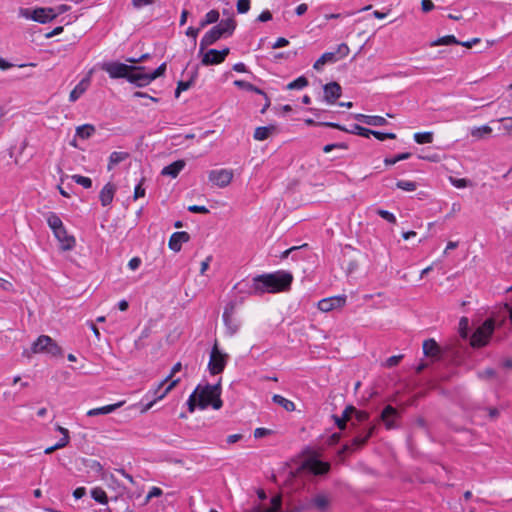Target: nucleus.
<instances>
[{"label":"nucleus","instance_id":"obj_8","mask_svg":"<svg viewBox=\"0 0 512 512\" xmlns=\"http://www.w3.org/2000/svg\"><path fill=\"white\" fill-rule=\"evenodd\" d=\"M102 70L107 72L113 79L125 78L127 79L129 72L135 70L134 65H127L121 62L112 61L103 63Z\"/></svg>","mask_w":512,"mask_h":512},{"label":"nucleus","instance_id":"obj_14","mask_svg":"<svg viewBox=\"0 0 512 512\" xmlns=\"http://www.w3.org/2000/svg\"><path fill=\"white\" fill-rule=\"evenodd\" d=\"M346 303V296H334L322 299L318 302V309L322 312H329L341 308Z\"/></svg>","mask_w":512,"mask_h":512},{"label":"nucleus","instance_id":"obj_32","mask_svg":"<svg viewBox=\"0 0 512 512\" xmlns=\"http://www.w3.org/2000/svg\"><path fill=\"white\" fill-rule=\"evenodd\" d=\"M127 158H129V153H127V152H117V151L112 152L109 157V163H108L107 169L109 171L112 170L114 166L125 161Z\"/></svg>","mask_w":512,"mask_h":512},{"label":"nucleus","instance_id":"obj_55","mask_svg":"<svg viewBox=\"0 0 512 512\" xmlns=\"http://www.w3.org/2000/svg\"><path fill=\"white\" fill-rule=\"evenodd\" d=\"M371 135H373L379 141H384L386 139H396V134H394V133H383V132L372 130Z\"/></svg>","mask_w":512,"mask_h":512},{"label":"nucleus","instance_id":"obj_24","mask_svg":"<svg viewBox=\"0 0 512 512\" xmlns=\"http://www.w3.org/2000/svg\"><path fill=\"white\" fill-rule=\"evenodd\" d=\"M116 192V187L112 183H107L102 190L100 191V201L102 206H108L113 201L114 195Z\"/></svg>","mask_w":512,"mask_h":512},{"label":"nucleus","instance_id":"obj_35","mask_svg":"<svg viewBox=\"0 0 512 512\" xmlns=\"http://www.w3.org/2000/svg\"><path fill=\"white\" fill-rule=\"evenodd\" d=\"M224 35H231L235 28H236V22L233 18H228L226 20H222L218 25H216Z\"/></svg>","mask_w":512,"mask_h":512},{"label":"nucleus","instance_id":"obj_12","mask_svg":"<svg viewBox=\"0 0 512 512\" xmlns=\"http://www.w3.org/2000/svg\"><path fill=\"white\" fill-rule=\"evenodd\" d=\"M233 178V172L228 169L212 170L209 172V180L218 187H226Z\"/></svg>","mask_w":512,"mask_h":512},{"label":"nucleus","instance_id":"obj_31","mask_svg":"<svg viewBox=\"0 0 512 512\" xmlns=\"http://www.w3.org/2000/svg\"><path fill=\"white\" fill-rule=\"evenodd\" d=\"M83 465L91 472H94L104 478L105 473L103 466L94 459H83Z\"/></svg>","mask_w":512,"mask_h":512},{"label":"nucleus","instance_id":"obj_53","mask_svg":"<svg viewBox=\"0 0 512 512\" xmlns=\"http://www.w3.org/2000/svg\"><path fill=\"white\" fill-rule=\"evenodd\" d=\"M403 357L404 356L402 354L391 356L385 361L384 366L387 368H392L398 365L399 362L403 359Z\"/></svg>","mask_w":512,"mask_h":512},{"label":"nucleus","instance_id":"obj_33","mask_svg":"<svg viewBox=\"0 0 512 512\" xmlns=\"http://www.w3.org/2000/svg\"><path fill=\"white\" fill-rule=\"evenodd\" d=\"M491 133L492 128L487 124L482 125L480 127H474L471 129V136L476 140L488 137L490 136Z\"/></svg>","mask_w":512,"mask_h":512},{"label":"nucleus","instance_id":"obj_59","mask_svg":"<svg viewBox=\"0 0 512 512\" xmlns=\"http://www.w3.org/2000/svg\"><path fill=\"white\" fill-rule=\"evenodd\" d=\"M187 405H188V410H189L190 413L195 411V408L198 407V399L196 397V393L193 392L189 396V399L187 401Z\"/></svg>","mask_w":512,"mask_h":512},{"label":"nucleus","instance_id":"obj_4","mask_svg":"<svg viewBox=\"0 0 512 512\" xmlns=\"http://www.w3.org/2000/svg\"><path fill=\"white\" fill-rule=\"evenodd\" d=\"M45 353L52 357L62 356L61 347L47 335L39 336L32 344L30 351H24V355L30 357L31 354Z\"/></svg>","mask_w":512,"mask_h":512},{"label":"nucleus","instance_id":"obj_54","mask_svg":"<svg viewBox=\"0 0 512 512\" xmlns=\"http://www.w3.org/2000/svg\"><path fill=\"white\" fill-rule=\"evenodd\" d=\"M376 213L381 218L385 219L386 221H388L390 223H395L396 222V217L394 216V214H392L391 212H389L387 210L377 209Z\"/></svg>","mask_w":512,"mask_h":512},{"label":"nucleus","instance_id":"obj_36","mask_svg":"<svg viewBox=\"0 0 512 512\" xmlns=\"http://www.w3.org/2000/svg\"><path fill=\"white\" fill-rule=\"evenodd\" d=\"M95 133V127L91 124H84L76 128V135L82 139H88Z\"/></svg>","mask_w":512,"mask_h":512},{"label":"nucleus","instance_id":"obj_45","mask_svg":"<svg viewBox=\"0 0 512 512\" xmlns=\"http://www.w3.org/2000/svg\"><path fill=\"white\" fill-rule=\"evenodd\" d=\"M234 85L239 88L248 90V91H253L257 94H264V92L260 88L254 86L253 84H251L249 82L243 81V80H235Z\"/></svg>","mask_w":512,"mask_h":512},{"label":"nucleus","instance_id":"obj_63","mask_svg":"<svg viewBox=\"0 0 512 512\" xmlns=\"http://www.w3.org/2000/svg\"><path fill=\"white\" fill-rule=\"evenodd\" d=\"M480 378H493L496 376V371L493 368H486L478 373Z\"/></svg>","mask_w":512,"mask_h":512},{"label":"nucleus","instance_id":"obj_9","mask_svg":"<svg viewBox=\"0 0 512 512\" xmlns=\"http://www.w3.org/2000/svg\"><path fill=\"white\" fill-rule=\"evenodd\" d=\"M330 504L329 498L324 494H317L310 498L303 499L302 509H317L318 511L324 512L328 509Z\"/></svg>","mask_w":512,"mask_h":512},{"label":"nucleus","instance_id":"obj_21","mask_svg":"<svg viewBox=\"0 0 512 512\" xmlns=\"http://www.w3.org/2000/svg\"><path fill=\"white\" fill-rule=\"evenodd\" d=\"M398 412L397 410L388 405L386 406L380 414V420L385 424L387 429L394 428V420L397 418Z\"/></svg>","mask_w":512,"mask_h":512},{"label":"nucleus","instance_id":"obj_27","mask_svg":"<svg viewBox=\"0 0 512 512\" xmlns=\"http://www.w3.org/2000/svg\"><path fill=\"white\" fill-rule=\"evenodd\" d=\"M123 404H124V401H120L115 404L106 405V406L99 407V408H93L87 412V416L93 417V416H98V415H106V414H109V413L115 411L117 408L121 407Z\"/></svg>","mask_w":512,"mask_h":512},{"label":"nucleus","instance_id":"obj_47","mask_svg":"<svg viewBox=\"0 0 512 512\" xmlns=\"http://www.w3.org/2000/svg\"><path fill=\"white\" fill-rule=\"evenodd\" d=\"M396 186L399 188V189H402L404 191H408V192H412L414 190H416L417 188V185L415 182L413 181H405V180H400L396 183Z\"/></svg>","mask_w":512,"mask_h":512},{"label":"nucleus","instance_id":"obj_46","mask_svg":"<svg viewBox=\"0 0 512 512\" xmlns=\"http://www.w3.org/2000/svg\"><path fill=\"white\" fill-rule=\"evenodd\" d=\"M308 85V80L304 76L298 77L296 80L287 85L288 90L302 89Z\"/></svg>","mask_w":512,"mask_h":512},{"label":"nucleus","instance_id":"obj_49","mask_svg":"<svg viewBox=\"0 0 512 512\" xmlns=\"http://www.w3.org/2000/svg\"><path fill=\"white\" fill-rule=\"evenodd\" d=\"M450 184H452L456 188H465L468 185H472V182H471V180L466 179V178L458 179V178H453L452 176H450Z\"/></svg>","mask_w":512,"mask_h":512},{"label":"nucleus","instance_id":"obj_23","mask_svg":"<svg viewBox=\"0 0 512 512\" xmlns=\"http://www.w3.org/2000/svg\"><path fill=\"white\" fill-rule=\"evenodd\" d=\"M354 119L370 126H384L388 123L387 120L382 116L355 114Z\"/></svg>","mask_w":512,"mask_h":512},{"label":"nucleus","instance_id":"obj_57","mask_svg":"<svg viewBox=\"0 0 512 512\" xmlns=\"http://www.w3.org/2000/svg\"><path fill=\"white\" fill-rule=\"evenodd\" d=\"M348 148L346 143H333V144H327L323 147V151L325 153H329L330 151L334 149H342L346 150Z\"/></svg>","mask_w":512,"mask_h":512},{"label":"nucleus","instance_id":"obj_7","mask_svg":"<svg viewBox=\"0 0 512 512\" xmlns=\"http://www.w3.org/2000/svg\"><path fill=\"white\" fill-rule=\"evenodd\" d=\"M228 357V354L223 353L218 348L217 342H215L210 353V360L208 363L209 372L212 375L221 373L227 364Z\"/></svg>","mask_w":512,"mask_h":512},{"label":"nucleus","instance_id":"obj_18","mask_svg":"<svg viewBox=\"0 0 512 512\" xmlns=\"http://www.w3.org/2000/svg\"><path fill=\"white\" fill-rule=\"evenodd\" d=\"M92 71L89 72V74L83 78L76 86L75 88L70 92L69 100L71 102L77 101L89 88L90 86V75Z\"/></svg>","mask_w":512,"mask_h":512},{"label":"nucleus","instance_id":"obj_6","mask_svg":"<svg viewBox=\"0 0 512 512\" xmlns=\"http://www.w3.org/2000/svg\"><path fill=\"white\" fill-rule=\"evenodd\" d=\"M20 14L27 19H32L42 24L50 22L58 16V13H55V9L51 7L36 8L34 10L25 8L20 10Z\"/></svg>","mask_w":512,"mask_h":512},{"label":"nucleus","instance_id":"obj_39","mask_svg":"<svg viewBox=\"0 0 512 512\" xmlns=\"http://www.w3.org/2000/svg\"><path fill=\"white\" fill-rule=\"evenodd\" d=\"M197 76V72H194V74L191 76V78L188 81H179L177 84V88L175 91V96L179 97L180 93L182 91L188 90L192 85Z\"/></svg>","mask_w":512,"mask_h":512},{"label":"nucleus","instance_id":"obj_56","mask_svg":"<svg viewBox=\"0 0 512 512\" xmlns=\"http://www.w3.org/2000/svg\"><path fill=\"white\" fill-rule=\"evenodd\" d=\"M236 7L238 13H246L250 9V0H238Z\"/></svg>","mask_w":512,"mask_h":512},{"label":"nucleus","instance_id":"obj_52","mask_svg":"<svg viewBox=\"0 0 512 512\" xmlns=\"http://www.w3.org/2000/svg\"><path fill=\"white\" fill-rule=\"evenodd\" d=\"M356 411V408L353 407V406H347L343 413H342V416L339 417L340 419H343L345 422H351L353 421V412Z\"/></svg>","mask_w":512,"mask_h":512},{"label":"nucleus","instance_id":"obj_22","mask_svg":"<svg viewBox=\"0 0 512 512\" xmlns=\"http://www.w3.org/2000/svg\"><path fill=\"white\" fill-rule=\"evenodd\" d=\"M305 467L315 475H323L329 471L330 465L316 459H309L306 461Z\"/></svg>","mask_w":512,"mask_h":512},{"label":"nucleus","instance_id":"obj_37","mask_svg":"<svg viewBox=\"0 0 512 512\" xmlns=\"http://www.w3.org/2000/svg\"><path fill=\"white\" fill-rule=\"evenodd\" d=\"M223 321L230 336H233L239 330L240 323L234 317H223Z\"/></svg>","mask_w":512,"mask_h":512},{"label":"nucleus","instance_id":"obj_17","mask_svg":"<svg viewBox=\"0 0 512 512\" xmlns=\"http://www.w3.org/2000/svg\"><path fill=\"white\" fill-rule=\"evenodd\" d=\"M189 240L190 235L187 232H175L171 235L168 246L174 252H179L181 250L182 244L188 242Z\"/></svg>","mask_w":512,"mask_h":512},{"label":"nucleus","instance_id":"obj_29","mask_svg":"<svg viewBox=\"0 0 512 512\" xmlns=\"http://www.w3.org/2000/svg\"><path fill=\"white\" fill-rule=\"evenodd\" d=\"M338 61V57L336 56V53L333 52H326L322 54V56L316 60V62L313 65V68L315 70H321L322 67L327 63H335Z\"/></svg>","mask_w":512,"mask_h":512},{"label":"nucleus","instance_id":"obj_38","mask_svg":"<svg viewBox=\"0 0 512 512\" xmlns=\"http://www.w3.org/2000/svg\"><path fill=\"white\" fill-rule=\"evenodd\" d=\"M345 132H348V133H351V134L360 135V136L365 137V138H369L371 133H372V130L368 129V128H365V127H362V126H360L358 124H354V125H352L351 129H347L346 128Z\"/></svg>","mask_w":512,"mask_h":512},{"label":"nucleus","instance_id":"obj_19","mask_svg":"<svg viewBox=\"0 0 512 512\" xmlns=\"http://www.w3.org/2000/svg\"><path fill=\"white\" fill-rule=\"evenodd\" d=\"M55 237L61 243L62 250H71L75 246V238L68 235L65 227L60 228L53 232Z\"/></svg>","mask_w":512,"mask_h":512},{"label":"nucleus","instance_id":"obj_25","mask_svg":"<svg viewBox=\"0 0 512 512\" xmlns=\"http://www.w3.org/2000/svg\"><path fill=\"white\" fill-rule=\"evenodd\" d=\"M186 163L184 160H177L167 166H165L161 174L164 176H170L172 178H176L179 173L184 169Z\"/></svg>","mask_w":512,"mask_h":512},{"label":"nucleus","instance_id":"obj_43","mask_svg":"<svg viewBox=\"0 0 512 512\" xmlns=\"http://www.w3.org/2000/svg\"><path fill=\"white\" fill-rule=\"evenodd\" d=\"M91 496L96 502L101 504H107L108 502L107 494L102 488H94L91 491Z\"/></svg>","mask_w":512,"mask_h":512},{"label":"nucleus","instance_id":"obj_3","mask_svg":"<svg viewBox=\"0 0 512 512\" xmlns=\"http://www.w3.org/2000/svg\"><path fill=\"white\" fill-rule=\"evenodd\" d=\"M198 399V407L200 409H206L208 406H212L218 410L222 407L223 403L220 398L221 395V384L218 382L215 385L199 384L194 390Z\"/></svg>","mask_w":512,"mask_h":512},{"label":"nucleus","instance_id":"obj_5","mask_svg":"<svg viewBox=\"0 0 512 512\" xmlns=\"http://www.w3.org/2000/svg\"><path fill=\"white\" fill-rule=\"evenodd\" d=\"M495 330V321L487 318L470 337V344L473 348H482L488 345Z\"/></svg>","mask_w":512,"mask_h":512},{"label":"nucleus","instance_id":"obj_30","mask_svg":"<svg viewBox=\"0 0 512 512\" xmlns=\"http://www.w3.org/2000/svg\"><path fill=\"white\" fill-rule=\"evenodd\" d=\"M274 131H276L274 125L257 127L254 132V139L258 141L266 140Z\"/></svg>","mask_w":512,"mask_h":512},{"label":"nucleus","instance_id":"obj_51","mask_svg":"<svg viewBox=\"0 0 512 512\" xmlns=\"http://www.w3.org/2000/svg\"><path fill=\"white\" fill-rule=\"evenodd\" d=\"M499 121L501 122L502 129L509 136H512V117H503Z\"/></svg>","mask_w":512,"mask_h":512},{"label":"nucleus","instance_id":"obj_61","mask_svg":"<svg viewBox=\"0 0 512 512\" xmlns=\"http://www.w3.org/2000/svg\"><path fill=\"white\" fill-rule=\"evenodd\" d=\"M188 211L192 213L207 214L209 210L205 206L191 205L188 207Z\"/></svg>","mask_w":512,"mask_h":512},{"label":"nucleus","instance_id":"obj_60","mask_svg":"<svg viewBox=\"0 0 512 512\" xmlns=\"http://www.w3.org/2000/svg\"><path fill=\"white\" fill-rule=\"evenodd\" d=\"M166 71V63H162L156 70L149 73L151 80H155L156 78L162 76Z\"/></svg>","mask_w":512,"mask_h":512},{"label":"nucleus","instance_id":"obj_62","mask_svg":"<svg viewBox=\"0 0 512 512\" xmlns=\"http://www.w3.org/2000/svg\"><path fill=\"white\" fill-rule=\"evenodd\" d=\"M236 304L234 302H230L224 309L223 317H233L235 311Z\"/></svg>","mask_w":512,"mask_h":512},{"label":"nucleus","instance_id":"obj_58","mask_svg":"<svg viewBox=\"0 0 512 512\" xmlns=\"http://www.w3.org/2000/svg\"><path fill=\"white\" fill-rule=\"evenodd\" d=\"M349 47L347 44L342 43L337 47V50L334 52L336 53V56L339 58H344L349 54Z\"/></svg>","mask_w":512,"mask_h":512},{"label":"nucleus","instance_id":"obj_28","mask_svg":"<svg viewBox=\"0 0 512 512\" xmlns=\"http://www.w3.org/2000/svg\"><path fill=\"white\" fill-rule=\"evenodd\" d=\"M481 40L480 38H472L470 40L460 41L458 40L454 35L450 34V54H453L454 51L451 48V46H462L464 48H472L473 45L479 43Z\"/></svg>","mask_w":512,"mask_h":512},{"label":"nucleus","instance_id":"obj_13","mask_svg":"<svg viewBox=\"0 0 512 512\" xmlns=\"http://www.w3.org/2000/svg\"><path fill=\"white\" fill-rule=\"evenodd\" d=\"M182 369V364L180 362H177L171 369L170 374L160 382L158 388L155 390V395L158 394L159 390L168 382L171 380V382L165 387L163 392L158 395V399H162L169 391H171L180 381L179 378L172 380L173 376L179 372Z\"/></svg>","mask_w":512,"mask_h":512},{"label":"nucleus","instance_id":"obj_10","mask_svg":"<svg viewBox=\"0 0 512 512\" xmlns=\"http://www.w3.org/2000/svg\"><path fill=\"white\" fill-rule=\"evenodd\" d=\"M229 53V48H224L222 50L210 49L204 53L201 63L204 66L220 64L225 60Z\"/></svg>","mask_w":512,"mask_h":512},{"label":"nucleus","instance_id":"obj_1","mask_svg":"<svg viewBox=\"0 0 512 512\" xmlns=\"http://www.w3.org/2000/svg\"><path fill=\"white\" fill-rule=\"evenodd\" d=\"M292 280V274L286 271L259 275L253 278L250 293L263 294L285 291L290 287Z\"/></svg>","mask_w":512,"mask_h":512},{"label":"nucleus","instance_id":"obj_64","mask_svg":"<svg viewBox=\"0 0 512 512\" xmlns=\"http://www.w3.org/2000/svg\"><path fill=\"white\" fill-rule=\"evenodd\" d=\"M454 510H455V512H466V510H467V512H475L474 507L469 506V507L465 508L461 501L457 505L454 506Z\"/></svg>","mask_w":512,"mask_h":512},{"label":"nucleus","instance_id":"obj_20","mask_svg":"<svg viewBox=\"0 0 512 512\" xmlns=\"http://www.w3.org/2000/svg\"><path fill=\"white\" fill-rule=\"evenodd\" d=\"M423 352L427 357L432 358V360H438L441 357L440 347L434 339L424 341Z\"/></svg>","mask_w":512,"mask_h":512},{"label":"nucleus","instance_id":"obj_44","mask_svg":"<svg viewBox=\"0 0 512 512\" xmlns=\"http://www.w3.org/2000/svg\"><path fill=\"white\" fill-rule=\"evenodd\" d=\"M414 140L418 144H428L433 141V133L432 132H417L414 134Z\"/></svg>","mask_w":512,"mask_h":512},{"label":"nucleus","instance_id":"obj_34","mask_svg":"<svg viewBox=\"0 0 512 512\" xmlns=\"http://www.w3.org/2000/svg\"><path fill=\"white\" fill-rule=\"evenodd\" d=\"M272 400L274 403L281 406L283 409H285L288 412H292L295 410V404L292 401L286 399L285 397H283L281 395L275 394L272 397Z\"/></svg>","mask_w":512,"mask_h":512},{"label":"nucleus","instance_id":"obj_48","mask_svg":"<svg viewBox=\"0 0 512 512\" xmlns=\"http://www.w3.org/2000/svg\"><path fill=\"white\" fill-rule=\"evenodd\" d=\"M71 178L73 181L79 185H82L84 188H90L92 186V180L89 177L73 175Z\"/></svg>","mask_w":512,"mask_h":512},{"label":"nucleus","instance_id":"obj_41","mask_svg":"<svg viewBox=\"0 0 512 512\" xmlns=\"http://www.w3.org/2000/svg\"><path fill=\"white\" fill-rule=\"evenodd\" d=\"M219 19V12L217 10H210L205 18L200 23V28H204L205 26L216 23Z\"/></svg>","mask_w":512,"mask_h":512},{"label":"nucleus","instance_id":"obj_42","mask_svg":"<svg viewBox=\"0 0 512 512\" xmlns=\"http://www.w3.org/2000/svg\"><path fill=\"white\" fill-rule=\"evenodd\" d=\"M459 335L462 339L469 337V319L465 316L461 317L458 328Z\"/></svg>","mask_w":512,"mask_h":512},{"label":"nucleus","instance_id":"obj_16","mask_svg":"<svg viewBox=\"0 0 512 512\" xmlns=\"http://www.w3.org/2000/svg\"><path fill=\"white\" fill-rule=\"evenodd\" d=\"M224 34L217 26H214L210 29L201 39L200 41V49L199 52L203 53L206 47L214 44L217 40L223 37Z\"/></svg>","mask_w":512,"mask_h":512},{"label":"nucleus","instance_id":"obj_50","mask_svg":"<svg viewBox=\"0 0 512 512\" xmlns=\"http://www.w3.org/2000/svg\"><path fill=\"white\" fill-rule=\"evenodd\" d=\"M410 156H411V154H410V153H408V152L401 153V154H398L397 156H395V157H393V158H386V159L384 160V163H385L386 165H394V164H396L398 161L408 159Z\"/></svg>","mask_w":512,"mask_h":512},{"label":"nucleus","instance_id":"obj_2","mask_svg":"<svg viewBox=\"0 0 512 512\" xmlns=\"http://www.w3.org/2000/svg\"><path fill=\"white\" fill-rule=\"evenodd\" d=\"M352 426L356 428L350 444H345L340 453H353L361 449L373 435L376 425L369 422V414L365 411L353 412Z\"/></svg>","mask_w":512,"mask_h":512},{"label":"nucleus","instance_id":"obj_40","mask_svg":"<svg viewBox=\"0 0 512 512\" xmlns=\"http://www.w3.org/2000/svg\"><path fill=\"white\" fill-rule=\"evenodd\" d=\"M47 223L53 232L64 227L62 220L55 213L49 214L47 217Z\"/></svg>","mask_w":512,"mask_h":512},{"label":"nucleus","instance_id":"obj_26","mask_svg":"<svg viewBox=\"0 0 512 512\" xmlns=\"http://www.w3.org/2000/svg\"><path fill=\"white\" fill-rule=\"evenodd\" d=\"M281 509V497L274 496L271 499L270 506L257 505L247 512H280Z\"/></svg>","mask_w":512,"mask_h":512},{"label":"nucleus","instance_id":"obj_15","mask_svg":"<svg viewBox=\"0 0 512 512\" xmlns=\"http://www.w3.org/2000/svg\"><path fill=\"white\" fill-rule=\"evenodd\" d=\"M324 100L328 104H334L341 97L342 88L337 82H330L323 87Z\"/></svg>","mask_w":512,"mask_h":512},{"label":"nucleus","instance_id":"obj_11","mask_svg":"<svg viewBox=\"0 0 512 512\" xmlns=\"http://www.w3.org/2000/svg\"><path fill=\"white\" fill-rule=\"evenodd\" d=\"M134 68L138 69L131 70L129 72L127 81H129L132 84H135L137 87H144L152 82L149 73L144 72L145 67L134 65Z\"/></svg>","mask_w":512,"mask_h":512}]
</instances>
